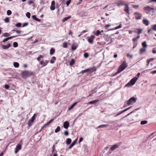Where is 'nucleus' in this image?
I'll use <instances>...</instances> for the list:
<instances>
[{
	"label": "nucleus",
	"instance_id": "obj_28",
	"mask_svg": "<svg viewBox=\"0 0 156 156\" xmlns=\"http://www.w3.org/2000/svg\"><path fill=\"white\" fill-rule=\"evenodd\" d=\"M71 18V16H69L68 17H65L62 20V21L63 22H65L67 20L69 19H70Z\"/></svg>",
	"mask_w": 156,
	"mask_h": 156
},
{
	"label": "nucleus",
	"instance_id": "obj_14",
	"mask_svg": "<svg viewBox=\"0 0 156 156\" xmlns=\"http://www.w3.org/2000/svg\"><path fill=\"white\" fill-rule=\"evenodd\" d=\"M78 47V45L76 43H74L72 45V51L75 50Z\"/></svg>",
	"mask_w": 156,
	"mask_h": 156
},
{
	"label": "nucleus",
	"instance_id": "obj_46",
	"mask_svg": "<svg viewBox=\"0 0 156 156\" xmlns=\"http://www.w3.org/2000/svg\"><path fill=\"white\" fill-rule=\"evenodd\" d=\"M7 13L8 15L9 16L11 14L12 12L10 10H8L7 12Z\"/></svg>",
	"mask_w": 156,
	"mask_h": 156
},
{
	"label": "nucleus",
	"instance_id": "obj_40",
	"mask_svg": "<svg viewBox=\"0 0 156 156\" xmlns=\"http://www.w3.org/2000/svg\"><path fill=\"white\" fill-rule=\"evenodd\" d=\"M13 46L15 47L16 48L18 46V44L17 42H14L13 43Z\"/></svg>",
	"mask_w": 156,
	"mask_h": 156
},
{
	"label": "nucleus",
	"instance_id": "obj_49",
	"mask_svg": "<svg viewBox=\"0 0 156 156\" xmlns=\"http://www.w3.org/2000/svg\"><path fill=\"white\" fill-rule=\"evenodd\" d=\"M55 9V5H51L50 6V9L51 10H53Z\"/></svg>",
	"mask_w": 156,
	"mask_h": 156
},
{
	"label": "nucleus",
	"instance_id": "obj_48",
	"mask_svg": "<svg viewBox=\"0 0 156 156\" xmlns=\"http://www.w3.org/2000/svg\"><path fill=\"white\" fill-rule=\"evenodd\" d=\"M122 27V25L121 24H119L118 26L116 27L115 28V29L116 30L118 29L121 28Z\"/></svg>",
	"mask_w": 156,
	"mask_h": 156
},
{
	"label": "nucleus",
	"instance_id": "obj_13",
	"mask_svg": "<svg viewBox=\"0 0 156 156\" xmlns=\"http://www.w3.org/2000/svg\"><path fill=\"white\" fill-rule=\"evenodd\" d=\"M151 27L152 28V29L151 28L148 30H147L148 33H150L151 31H152V30H153L156 31V24L152 25L151 26Z\"/></svg>",
	"mask_w": 156,
	"mask_h": 156
},
{
	"label": "nucleus",
	"instance_id": "obj_29",
	"mask_svg": "<svg viewBox=\"0 0 156 156\" xmlns=\"http://www.w3.org/2000/svg\"><path fill=\"white\" fill-rule=\"evenodd\" d=\"M71 140L70 138H67L66 139V143L68 144H70L71 142Z\"/></svg>",
	"mask_w": 156,
	"mask_h": 156
},
{
	"label": "nucleus",
	"instance_id": "obj_19",
	"mask_svg": "<svg viewBox=\"0 0 156 156\" xmlns=\"http://www.w3.org/2000/svg\"><path fill=\"white\" fill-rule=\"evenodd\" d=\"M16 36H13L9 37H8L4 39L3 40V42H5L7 41H8V40H9V39H11L15 37Z\"/></svg>",
	"mask_w": 156,
	"mask_h": 156
},
{
	"label": "nucleus",
	"instance_id": "obj_23",
	"mask_svg": "<svg viewBox=\"0 0 156 156\" xmlns=\"http://www.w3.org/2000/svg\"><path fill=\"white\" fill-rule=\"evenodd\" d=\"M99 101V99L95 100H94L93 101H90L89 102L87 103V104H94V103H95L96 102H98Z\"/></svg>",
	"mask_w": 156,
	"mask_h": 156
},
{
	"label": "nucleus",
	"instance_id": "obj_20",
	"mask_svg": "<svg viewBox=\"0 0 156 156\" xmlns=\"http://www.w3.org/2000/svg\"><path fill=\"white\" fill-rule=\"evenodd\" d=\"M143 22L144 24L147 26H148L149 23V21L146 19H143Z\"/></svg>",
	"mask_w": 156,
	"mask_h": 156
},
{
	"label": "nucleus",
	"instance_id": "obj_34",
	"mask_svg": "<svg viewBox=\"0 0 156 156\" xmlns=\"http://www.w3.org/2000/svg\"><path fill=\"white\" fill-rule=\"evenodd\" d=\"M101 32L99 30H98L95 33V34L97 36H98L100 34H101Z\"/></svg>",
	"mask_w": 156,
	"mask_h": 156
},
{
	"label": "nucleus",
	"instance_id": "obj_8",
	"mask_svg": "<svg viewBox=\"0 0 156 156\" xmlns=\"http://www.w3.org/2000/svg\"><path fill=\"white\" fill-rule=\"evenodd\" d=\"M122 143V142L116 144H115L113 146H112L110 148V150L111 151H113L116 149L118 148L119 147V146Z\"/></svg>",
	"mask_w": 156,
	"mask_h": 156
},
{
	"label": "nucleus",
	"instance_id": "obj_32",
	"mask_svg": "<svg viewBox=\"0 0 156 156\" xmlns=\"http://www.w3.org/2000/svg\"><path fill=\"white\" fill-rule=\"evenodd\" d=\"M63 47L64 48H67L68 47V44L66 42H64L62 44Z\"/></svg>",
	"mask_w": 156,
	"mask_h": 156
},
{
	"label": "nucleus",
	"instance_id": "obj_16",
	"mask_svg": "<svg viewBox=\"0 0 156 156\" xmlns=\"http://www.w3.org/2000/svg\"><path fill=\"white\" fill-rule=\"evenodd\" d=\"M69 125V123L68 122L65 121L63 123V127L65 129H67Z\"/></svg>",
	"mask_w": 156,
	"mask_h": 156
},
{
	"label": "nucleus",
	"instance_id": "obj_18",
	"mask_svg": "<svg viewBox=\"0 0 156 156\" xmlns=\"http://www.w3.org/2000/svg\"><path fill=\"white\" fill-rule=\"evenodd\" d=\"M11 44H8L7 45H2V48L3 49H7L8 48H9L11 47Z\"/></svg>",
	"mask_w": 156,
	"mask_h": 156
},
{
	"label": "nucleus",
	"instance_id": "obj_55",
	"mask_svg": "<svg viewBox=\"0 0 156 156\" xmlns=\"http://www.w3.org/2000/svg\"><path fill=\"white\" fill-rule=\"evenodd\" d=\"M5 88L6 89H8L9 88V85H7V84H5Z\"/></svg>",
	"mask_w": 156,
	"mask_h": 156
},
{
	"label": "nucleus",
	"instance_id": "obj_60",
	"mask_svg": "<svg viewBox=\"0 0 156 156\" xmlns=\"http://www.w3.org/2000/svg\"><path fill=\"white\" fill-rule=\"evenodd\" d=\"M55 2L54 1H52L51 2V5H55Z\"/></svg>",
	"mask_w": 156,
	"mask_h": 156
},
{
	"label": "nucleus",
	"instance_id": "obj_38",
	"mask_svg": "<svg viewBox=\"0 0 156 156\" xmlns=\"http://www.w3.org/2000/svg\"><path fill=\"white\" fill-rule=\"evenodd\" d=\"M97 87H96L95 89H94V90H92L90 91L91 93L92 94H93L94 93H95L97 92V90H96V89H97Z\"/></svg>",
	"mask_w": 156,
	"mask_h": 156
},
{
	"label": "nucleus",
	"instance_id": "obj_5",
	"mask_svg": "<svg viewBox=\"0 0 156 156\" xmlns=\"http://www.w3.org/2000/svg\"><path fill=\"white\" fill-rule=\"evenodd\" d=\"M36 117V114H34L32 116V117H31V118L28 121V125L29 127H30L32 125V123L35 119Z\"/></svg>",
	"mask_w": 156,
	"mask_h": 156
},
{
	"label": "nucleus",
	"instance_id": "obj_35",
	"mask_svg": "<svg viewBox=\"0 0 156 156\" xmlns=\"http://www.w3.org/2000/svg\"><path fill=\"white\" fill-rule=\"evenodd\" d=\"M60 127L59 126H58L56 129H55V133H57L60 131Z\"/></svg>",
	"mask_w": 156,
	"mask_h": 156
},
{
	"label": "nucleus",
	"instance_id": "obj_37",
	"mask_svg": "<svg viewBox=\"0 0 156 156\" xmlns=\"http://www.w3.org/2000/svg\"><path fill=\"white\" fill-rule=\"evenodd\" d=\"M147 122V121L146 120L142 121L140 123L141 125H144L146 124Z\"/></svg>",
	"mask_w": 156,
	"mask_h": 156
},
{
	"label": "nucleus",
	"instance_id": "obj_56",
	"mask_svg": "<svg viewBox=\"0 0 156 156\" xmlns=\"http://www.w3.org/2000/svg\"><path fill=\"white\" fill-rule=\"evenodd\" d=\"M32 17L33 18V19H34L35 20H36V19L37 18V17H36V16L35 15L32 16Z\"/></svg>",
	"mask_w": 156,
	"mask_h": 156
},
{
	"label": "nucleus",
	"instance_id": "obj_64",
	"mask_svg": "<svg viewBox=\"0 0 156 156\" xmlns=\"http://www.w3.org/2000/svg\"><path fill=\"white\" fill-rule=\"evenodd\" d=\"M28 23H25L23 26V27H24L26 26H27L28 25Z\"/></svg>",
	"mask_w": 156,
	"mask_h": 156
},
{
	"label": "nucleus",
	"instance_id": "obj_25",
	"mask_svg": "<svg viewBox=\"0 0 156 156\" xmlns=\"http://www.w3.org/2000/svg\"><path fill=\"white\" fill-rule=\"evenodd\" d=\"M56 59V58L54 56H53L52 57L50 61V62L51 63L53 64L55 62V60Z\"/></svg>",
	"mask_w": 156,
	"mask_h": 156
},
{
	"label": "nucleus",
	"instance_id": "obj_43",
	"mask_svg": "<svg viewBox=\"0 0 156 156\" xmlns=\"http://www.w3.org/2000/svg\"><path fill=\"white\" fill-rule=\"evenodd\" d=\"M84 57L85 58H87L89 56V54L87 53H85L83 55Z\"/></svg>",
	"mask_w": 156,
	"mask_h": 156
},
{
	"label": "nucleus",
	"instance_id": "obj_62",
	"mask_svg": "<svg viewBox=\"0 0 156 156\" xmlns=\"http://www.w3.org/2000/svg\"><path fill=\"white\" fill-rule=\"evenodd\" d=\"M83 138L82 137H81L80 138L79 141V143H80V142H81V141H83Z\"/></svg>",
	"mask_w": 156,
	"mask_h": 156
},
{
	"label": "nucleus",
	"instance_id": "obj_17",
	"mask_svg": "<svg viewBox=\"0 0 156 156\" xmlns=\"http://www.w3.org/2000/svg\"><path fill=\"white\" fill-rule=\"evenodd\" d=\"M146 51V49L145 48H140L139 50V54H142L143 53L145 52Z\"/></svg>",
	"mask_w": 156,
	"mask_h": 156
},
{
	"label": "nucleus",
	"instance_id": "obj_44",
	"mask_svg": "<svg viewBox=\"0 0 156 156\" xmlns=\"http://www.w3.org/2000/svg\"><path fill=\"white\" fill-rule=\"evenodd\" d=\"M30 13L29 12H27L26 14V16L28 18H30Z\"/></svg>",
	"mask_w": 156,
	"mask_h": 156
},
{
	"label": "nucleus",
	"instance_id": "obj_24",
	"mask_svg": "<svg viewBox=\"0 0 156 156\" xmlns=\"http://www.w3.org/2000/svg\"><path fill=\"white\" fill-rule=\"evenodd\" d=\"M55 50L53 48H52L50 50V54L51 55L54 54L55 52Z\"/></svg>",
	"mask_w": 156,
	"mask_h": 156
},
{
	"label": "nucleus",
	"instance_id": "obj_12",
	"mask_svg": "<svg viewBox=\"0 0 156 156\" xmlns=\"http://www.w3.org/2000/svg\"><path fill=\"white\" fill-rule=\"evenodd\" d=\"M125 7L124 9V11L127 13L128 14H129V4L126 3L125 5Z\"/></svg>",
	"mask_w": 156,
	"mask_h": 156
},
{
	"label": "nucleus",
	"instance_id": "obj_33",
	"mask_svg": "<svg viewBox=\"0 0 156 156\" xmlns=\"http://www.w3.org/2000/svg\"><path fill=\"white\" fill-rule=\"evenodd\" d=\"M138 31L137 32H136V31H135V33H137L138 34H140L141 33L142 31V29H138Z\"/></svg>",
	"mask_w": 156,
	"mask_h": 156
},
{
	"label": "nucleus",
	"instance_id": "obj_21",
	"mask_svg": "<svg viewBox=\"0 0 156 156\" xmlns=\"http://www.w3.org/2000/svg\"><path fill=\"white\" fill-rule=\"evenodd\" d=\"M131 107H129L128 108H127L124 109V110L122 111H121L120 112L117 114V115H116V116L122 114L123 112H126V111H127V110H128L129 109L131 108Z\"/></svg>",
	"mask_w": 156,
	"mask_h": 156
},
{
	"label": "nucleus",
	"instance_id": "obj_63",
	"mask_svg": "<svg viewBox=\"0 0 156 156\" xmlns=\"http://www.w3.org/2000/svg\"><path fill=\"white\" fill-rule=\"evenodd\" d=\"M74 146L72 144L69 146V149H71Z\"/></svg>",
	"mask_w": 156,
	"mask_h": 156
},
{
	"label": "nucleus",
	"instance_id": "obj_1",
	"mask_svg": "<svg viewBox=\"0 0 156 156\" xmlns=\"http://www.w3.org/2000/svg\"><path fill=\"white\" fill-rule=\"evenodd\" d=\"M127 67V64L125 61H123L119 68L116 74L120 73Z\"/></svg>",
	"mask_w": 156,
	"mask_h": 156
},
{
	"label": "nucleus",
	"instance_id": "obj_57",
	"mask_svg": "<svg viewBox=\"0 0 156 156\" xmlns=\"http://www.w3.org/2000/svg\"><path fill=\"white\" fill-rule=\"evenodd\" d=\"M64 134L66 136H68L69 134V133L67 131H65L64 132Z\"/></svg>",
	"mask_w": 156,
	"mask_h": 156
},
{
	"label": "nucleus",
	"instance_id": "obj_6",
	"mask_svg": "<svg viewBox=\"0 0 156 156\" xmlns=\"http://www.w3.org/2000/svg\"><path fill=\"white\" fill-rule=\"evenodd\" d=\"M135 15V19L138 20L140 19L142 17V15L138 12H135L134 13Z\"/></svg>",
	"mask_w": 156,
	"mask_h": 156
},
{
	"label": "nucleus",
	"instance_id": "obj_47",
	"mask_svg": "<svg viewBox=\"0 0 156 156\" xmlns=\"http://www.w3.org/2000/svg\"><path fill=\"white\" fill-rule=\"evenodd\" d=\"M77 140V138L75 140H74L73 143H72V144H73V146H74L76 144V143Z\"/></svg>",
	"mask_w": 156,
	"mask_h": 156
},
{
	"label": "nucleus",
	"instance_id": "obj_61",
	"mask_svg": "<svg viewBox=\"0 0 156 156\" xmlns=\"http://www.w3.org/2000/svg\"><path fill=\"white\" fill-rule=\"evenodd\" d=\"M68 34L69 35H72L73 34V33L71 30H70L69 31Z\"/></svg>",
	"mask_w": 156,
	"mask_h": 156
},
{
	"label": "nucleus",
	"instance_id": "obj_39",
	"mask_svg": "<svg viewBox=\"0 0 156 156\" xmlns=\"http://www.w3.org/2000/svg\"><path fill=\"white\" fill-rule=\"evenodd\" d=\"M52 153L54 152H57L56 150L55 149V145H53L52 147Z\"/></svg>",
	"mask_w": 156,
	"mask_h": 156
},
{
	"label": "nucleus",
	"instance_id": "obj_11",
	"mask_svg": "<svg viewBox=\"0 0 156 156\" xmlns=\"http://www.w3.org/2000/svg\"><path fill=\"white\" fill-rule=\"evenodd\" d=\"M97 69L96 67L93 66L92 67H90L87 69L88 70V72L89 73H91L94 72L96 71L97 70Z\"/></svg>",
	"mask_w": 156,
	"mask_h": 156
},
{
	"label": "nucleus",
	"instance_id": "obj_52",
	"mask_svg": "<svg viewBox=\"0 0 156 156\" xmlns=\"http://www.w3.org/2000/svg\"><path fill=\"white\" fill-rule=\"evenodd\" d=\"M127 56L128 57H130L131 58H132L133 57V55H130L129 54H127Z\"/></svg>",
	"mask_w": 156,
	"mask_h": 156
},
{
	"label": "nucleus",
	"instance_id": "obj_26",
	"mask_svg": "<svg viewBox=\"0 0 156 156\" xmlns=\"http://www.w3.org/2000/svg\"><path fill=\"white\" fill-rule=\"evenodd\" d=\"M75 62V60L73 59H72L71 61L69 62V65L70 66H72L74 64Z\"/></svg>",
	"mask_w": 156,
	"mask_h": 156
},
{
	"label": "nucleus",
	"instance_id": "obj_3",
	"mask_svg": "<svg viewBox=\"0 0 156 156\" xmlns=\"http://www.w3.org/2000/svg\"><path fill=\"white\" fill-rule=\"evenodd\" d=\"M137 79L138 78L136 77L133 78L130 80L129 82L126 85L125 87H129L134 85Z\"/></svg>",
	"mask_w": 156,
	"mask_h": 156
},
{
	"label": "nucleus",
	"instance_id": "obj_22",
	"mask_svg": "<svg viewBox=\"0 0 156 156\" xmlns=\"http://www.w3.org/2000/svg\"><path fill=\"white\" fill-rule=\"evenodd\" d=\"M78 102H74L73 104L70 106L68 108V110H70L72 108H73L74 106Z\"/></svg>",
	"mask_w": 156,
	"mask_h": 156
},
{
	"label": "nucleus",
	"instance_id": "obj_15",
	"mask_svg": "<svg viewBox=\"0 0 156 156\" xmlns=\"http://www.w3.org/2000/svg\"><path fill=\"white\" fill-rule=\"evenodd\" d=\"M126 3H125L124 2L120 1L116 3L115 4L116 5L118 6H119L121 5H124Z\"/></svg>",
	"mask_w": 156,
	"mask_h": 156
},
{
	"label": "nucleus",
	"instance_id": "obj_2",
	"mask_svg": "<svg viewBox=\"0 0 156 156\" xmlns=\"http://www.w3.org/2000/svg\"><path fill=\"white\" fill-rule=\"evenodd\" d=\"M33 73L29 71L25 70L22 71L21 73V76L22 78L26 79L30 76L33 75Z\"/></svg>",
	"mask_w": 156,
	"mask_h": 156
},
{
	"label": "nucleus",
	"instance_id": "obj_42",
	"mask_svg": "<svg viewBox=\"0 0 156 156\" xmlns=\"http://www.w3.org/2000/svg\"><path fill=\"white\" fill-rule=\"evenodd\" d=\"M88 70L87 69H86L84 70H83L80 72V73L83 74L85 73L88 72Z\"/></svg>",
	"mask_w": 156,
	"mask_h": 156
},
{
	"label": "nucleus",
	"instance_id": "obj_30",
	"mask_svg": "<svg viewBox=\"0 0 156 156\" xmlns=\"http://www.w3.org/2000/svg\"><path fill=\"white\" fill-rule=\"evenodd\" d=\"M13 65L16 68H18L19 66V63L17 62H14L13 63Z\"/></svg>",
	"mask_w": 156,
	"mask_h": 156
},
{
	"label": "nucleus",
	"instance_id": "obj_4",
	"mask_svg": "<svg viewBox=\"0 0 156 156\" xmlns=\"http://www.w3.org/2000/svg\"><path fill=\"white\" fill-rule=\"evenodd\" d=\"M136 101V99L134 97H132L126 101V104L128 105H132L135 103Z\"/></svg>",
	"mask_w": 156,
	"mask_h": 156
},
{
	"label": "nucleus",
	"instance_id": "obj_7",
	"mask_svg": "<svg viewBox=\"0 0 156 156\" xmlns=\"http://www.w3.org/2000/svg\"><path fill=\"white\" fill-rule=\"evenodd\" d=\"M94 38L95 37L93 35H91L90 37H87L88 41L89 43L91 44H93Z\"/></svg>",
	"mask_w": 156,
	"mask_h": 156
},
{
	"label": "nucleus",
	"instance_id": "obj_58",
	"mask_svg": "<svg viewBox=\"0 0 156 156\" xmlns=\"http://www.w3.org/2000/svg\"><path fill=\"white\" fill-rule=\"evenodd\" d=\"M155 48H154L153 50L152 51V52L153 54L156 53V50L155 49Z\"/></svg>",
	"mask_w": 156,
	"mask_h": 156
},
{
	"label": "nucleus",
	"instance_id": "obj_54",
	"mask_svg": "<svg viewBox=\"0 0 156 156\" xmlns=\"http://www.w3.org/2000/svg\"><path fill=\"white\" fill-rule=\"evenodd\" d=\"M48 61H46L45 62H44V65L43 66H46L48 63Z\"/></svg>",
	"mask_w": 156,
	"mask_h": 156
},
{
	"label": "nucleus",
	"instance_id": "obj_31",
	"mask_svg": "<svg viewBox=\"0 0 156 156\" xmlns=\"http://www.w3.org/2000/svg\"><path fill=\"white\" fill-rule=\"evenodd\" d=\"M109 125H102L98 127V128H102L104 127H105L109 126Z\"/></svg>",
	"mask_w": 156,
	"mask_h": 156
},
{
	"label": "nucleus",
	"instance_id": "obj_27",
	"mask_svg": "<svg viewBox=\"0 0 156 156\" xmlns=\"http://www.w3.org/2000/svg\"><path fill=\"white\" fill-rule=\"evenodd\" d=\"M142 46H143V48H146L147 47V45L146 44V41H144L143 42L142 44Z\"/></svg>",
	"mask_w": 156,
	"mask_h": 156
},
{
	"label": "nucleus",
	"instance_id": "obj_53",
	"mask_svg": "<svg viewBox=\"0 0 156 156\" xmlns=\"http://www.w3.org/2000/svg\"><path fill=\"white\" fill-rule=\"evenodd\" d=\"M139 6L138 5H133L132 6L134 8H138Z\"/></svg>",
	"mask_w": 156,
	"mask_h": 156
},
{
	"label": "nucleus",
	"instance_id": "obj_9",
	"mask_svg": "<svg viewBox=\"0 0 156 156\" xmlns=\"http://www.w3.org/2000/svg\"><path fill=\"white\" fill-rule=\"evenodd\" d=\"M22 144H18L16 146L15 149V152L16 154L21 149Z\"/></svg>",
	"mask_w": 156,
	"mask_h": 156
},
{
	"label": "nucleus",
	"instance_id": "obj_36",
	"mask_svg": "<svg viewBox=\"0 0 156 156\" xmlns=\"http://www.w3.org/2000/svg\"><path fill=\"white\" fill-rule=\"evenodd\" d=\"M4 21L5 22L8 23L9 22V19L8 17H6L4 19Z\"/></svg>",
	"mask_w": 156,
	"mask_h": 156
},
{
	"label": "nucleus",
	"instance_id": "obj_59",
	"mask_svg": "<svg viewBox=\"0 0 156 156\" xmlns=\"http://www.w3.org/2000/svg\"><path fill=\"white\" fill-rule=\"evenodd\" d=\"M48 125L46 124V123L41 128V130H43V129L45 128V127H46V126H47Z\"/></svg>",
	"mask_w": 156,
	"mask_h": 156
},
{
	"label": "nucleus",
	"instance_id": "obj_45",
	"mask_svg": "<svg viewBox=\"0 0 156 156\" xmlns=\"http://www.w3.org/2000/svg\"><path fill=\"white\" fill-rule=\"evenodd\" d=\"M3 35L5 37H7L9 36L10 35H9V34L8 33H5L3 34Z\"/></svg>",
	"mask_w": 156,
	"mask_h": 156
},
{
	"label": "nucleus",
	"instance_id": "obj_41",
	"mask_svg": "<svg viewBox=\"0 0 156 156\" xmlns=\"http://www.w3.org/2000/svg\"><path fill=\"white\" fill-rule=\"evenodd\" d=\"M54 119H52L50 120H49L48 122L47 123H46V124L48 126L52 122L54 121Z\"/></svg>",
	"mask_w": 156,
	"mask_h": 156
},
{
	"label": "nucleus",
	"instance_id": "obj_50",
	"mask_svg": "<svg viewBox=\"0 0 156 156\" xmlns=\"http://www.w3.org/2000/svg\"><path fill=\"white\" fill-rule=\"evenodd\" d=\"M71 2V0H69L67 1V2H66V5L67 6H68L69 5V4H70V3Z\"/></svg>",
	"mask_w": 156,
	"mask_h": 156
},
{
	"label": "nucleus",
	"instance_id": "obj_10",
	"mask_svg": "<svg viewBox=\"0 0 156 156\" xmlns=\"http://www.w3.org/2000/svg\"><path fill=\"white\" fill-rule=\"evenodd\" d=\"M144 9L145 11H147L149 12L152 11V12H154V8H151L150 7L147 6L146 7H144Z\"/></svg>",
	"mask_w": 156,
	"mask_h": 156
},
{
	"label": "nucleus",
	"instance_id": "obj_51",
	"mask_svg": "<svg viewBox=\"0 0 156 156\" xmlns=\"http://www.w3.org/2000/svg\"><path fill=\"white\" fill-rule=\"evenodd\" d=\"M16 25L17 27H20L21 26V24L20 23H19L16 24Z\"/></svg>",
	"mask_w": 156,
	"mask_h": 156
}]
</instances>
